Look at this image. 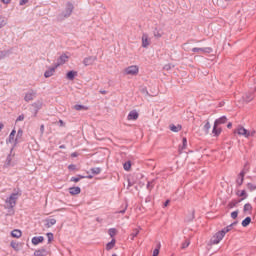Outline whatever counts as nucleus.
<instances>
[{
	"instance_id": "1",
	"label": "nucleus",
	"mask_w": 256,
	"mask_h": 256,
	"mask_svg": "<svg viewBox=\"0 0 256 256\" xmlns=\"http://www.w3.org/2000/svg\"><path fill=\"white\" fill-rule=\"evenodd\" d=\"M17 199H19V193H12V194L5 200L7 209H13V208H15V205H17Z\"/></svg>"
},
{
	"instance_id": "2",
	"label": "nucleus",
	"mask_w": 256,
	"mask_h": 256,
	"mask_svg": "<svg viewBox=\"0 0 256 256\" xmlns=\"http://www.w3.org/2000/svg\"><path fill=\"white\" fill-rule=\"evenodd\" d=\"M225 237L224 232L221 230L218 231L211 239H210V245H219L221 241H223V238Z\"/></svg>"
},
{
	"instance_id": "3",
	"label": "nucleus",
	"mask_w": 256,
	"mask_h": 256,
	"mask_svg": "<svg viewBox=\"0 0 256 256\" xmlns=\"http://www.w3.org/2000/svg\"><path fill=\"white\" fill-rule=\"evenodd\" d=\"M31 113L34 115V117L37 116V113L43 109V102L40 100H37L36 102L31 104Z\"/></svg>"
},
{
	"instance_id": "4",
	"label": "nucleus",
	"mask_w": 256,
	"mask_h": 256,
	"mask_svg": "<svg viewBox=\"0 0 256 256\" xmlns=\"http://www.w3.org/2000/svg\"><path fill=\"white\" fill-rule=\"evenodd\" d=\"M125 75H138L139 67L137 65H132L124 69Z\"/></svg>"
},
{
	"instance_id": "5",
	"label": "nucleus",
	"mask_w": 256,
	"mask_h": 256,
	"mask_svg": "<svg viewBox=\"0 0 256 256\" xmlns=\"http://www.w3.org/2000/svg\"><path fill=\"white\" fill-rule=\"evenodd\" d=\"M36 97H37V91L32 89L26 92L24 96V101H26V103H29L30 101H33Z\"/></svg>"
},
{
	"instance_id": "6",
	"label": "nucleus",
	"mask_w": 256,
	"mask_h": 256,
	"mask_svg": "<svg viewBox=\"0 0 256 256\" xmlns=\"http://www.w3.org/2000/svg\"><path fill=\"white\" fill-rule=\"evenodd\" d=\"M234 133H237V135H240L242 137H245L246 139H249V130L245 129L243 126H238V128L235 130Z\"/></svg>"
},
{
	"instance_id": "7",
	"label": "nucleus",
	"mask_w": 256,
	"mask_h": 256,
	"mask_svg": "<svg viewBox=\"0 0 256 256\" xmlns=\"http://www.w3.org/2000/svg\"><path fill=\"white\" fill-rule=\"evenodd\" d=\"M151 45V39L149 38V34L143 33L142 34V47L144 49H147Z\"/></svg>"
},
{
	"instance_id": "8",
	"label": "nucleus",
	"mask_w": 256,
	"mask_h": 256,
	"mask_svg": "<svg viewBox=\"0 0 256 256\" xmlns=\"http://www.w3.org/2000/svg\"><path fill=\"white\" fill-rule=\"evenodd\" d=\"M193 53H198V55H201V53H213V49L211 47H205V48H193Z\"/></svg>"
},
{
	"instance_id": "9",
	"label": "nucleus",
	"mask_w": 256,
	"mask_h": 256,
	"mask_svg": "<svg viewBox=\"0 0 256 256\" xmlns=\"http://www.w3.org/2000/svg\"><path fill=\"white\" fill-rule=\"evenodd\" d=\"M97 61V56H88L84 58L83 60V65L85 67H89V65H93Z\"/></svg>"
},
{
	"instance_id": "10",
	"label": "nucleus",
	"mask_w": 256,
	"mask_h": 256,
	"mask_svg": "<svg viewBox=\"0 0 256 256\" xmlns=\"http://www.w3.org/2000/svg\"><path fill=\"white\" fill-rule=\"evenodd\" d=\"M69 61V56L67 54H62L58 59L57 63L55 64L56 67H59L61 65H65Z\"/></svg>"
},
{
	"instance_id": "11",
	"label": "nucleus",
	"mask_w": 256,
	"mask_h": 256,
	"mask_svg": "<svg viewBox=\"0 0 256 256\" xmlns=\"http://www.w3.org/2000/svg\"><path fill=\"white\" fill-rule=\"evenodd\" d=\"M73 9H75L73 4L71 2H67L64 17H71V13H73Z\"/></svg>"
},
{
	"instance_id": "12",
	"label": "nucleus",
	"mask_w": 256,
	"mask_h": 256,
	"mask_svg": "<svg viewBox=\"0 0 256 256\" xmlns=\"http://www.w3.org/2000/svg\"><path fill=\"white\" fill-rule=\"evenodd\" d=\"M128 121H137L139 119V113L137 111L133 110L130 111L127 116Z\"/></svg>"
},
{
	"instance_id": "13",
	"label": "nucleus",
	"mask_w": 256,
	"mask_h": 256,
	"mask_svg": "<svg viewBox=\"0 0 256 256\" xmlns=\"http://www.w3.org/2000/svg\"><path fill=\"white\" fill-rule=\"evenodd\" d=\"M245 170H242L239 175L238 178L236 180V183L239 187H241L243 185V181L245 180Z\"/></svg>"
},
{
	"instance_id": "14",
	"label": "nucleus",
	"mask_w": 256,
	"mask_h": 256,
	"mask_svg": "<svg viewBox=\"0 0 256 256\" xmlns=\"http://www.w3.org/2000/svg\"><path fill=\"white\" fill-rule=\"evenodd\" d=\"M57 69V66L55 65L52 68H49L48 70L45 71L44 73V77L46 79H49V77H53V75H55V70Z\"/></svg>"
},
{
	"instance_id": "15",
	"label": "nucleus",
	"mask_w": 256,
	"mask_h": 256,
	"mask_svg": "<svg viewBox=\"0 0 256 256\" xmlns=\"http://www.w3.org/2000/svg\"><path fill=\"white\" fill-rule=\"evenodd\" d=\"M49 252H47V249L40 248L38 250H35L34 255L35 256H47Z\"/></svg>"
},
{
	"instance_id": "16",
	"label": "nucleus",
	"mask_w": 256,
	"mask_h": 256,
	"mask_svg": "<svg viewBox=\"0 0 256 256\" xmlns=\"http://www.w3.org/2000/svg\"><path fill=\"white\" fill-rule=\"evenodd\" d=\"M212 135L214 137H219L221 135V128L216 124H214V126H213Z\"/></svg>"
},
{
	"instance_id": "17",
	"label": "nucleus",
	"mask_w": 256,
	"mask_h": 256,
	"mask_svg": "<svg viewBox=\"0 0 256 256\" xmlns=\"http://www.w3.org/2000/svg\"><path fill=\"white\" fill-rule=\"evenodd\" d=\"M43 241H45V238L43 236H35L32 238L33 245H39V243H43Z\"/></svg>"
},
{
	"instance_id": "18",
	"label": "nucleus",
	"mask_w": 256,
	"mask_h": 256,
	"mask_svg": "<svg viewBox=\"0 0 256 256\" xmlns=\"http://www.w3.org/2000/svg\"><path fill=\"white\" fill-rule=\"evenodd\" d=\"M153 36L155 37V39H161V37H163V30L155 28L153 31Z\"/></svg>"
},
{
	"instance_id": "19",
	"label": "nucleus",
	"mask_w": 256,
	"mask_h": 256,
	"mask_svg": "<svg viewBox=\"0 0 256 256\" xmlns=\"http://www.w3.org/2000/svg\"><path fill=\"white\" fill-rule=\"evenodd\" d=\"M70 195H79L81 188L79 186L69 188Z\"/></svg>"
},
{
	"instance_id": "20",
	"label": "nucleus",
	"mask_w": 256,
	"mask_h": 256,
	"mask_svg": "<svg viewBox=\"0 0 256 256\" xmlns=\"http://www.w3.org/2000/svg\"><path fill=\"white\" fill-rule=\"evenodd\" d=\"M225 123H227V117L226 116H222L218 119L215 120L214 124L216 125H225Z\"/></svg>"
},
{
	"instance_id": "21",
	"label": "nucleus",
	"mask_w": 256,
	"mask_h": 256,
	"mask_svg": "<svg viewBox=\"0 0 256 256\" xmlns=\"http://www.w3.org/2000/svg\"><path fill=\"white\" fill-rule=\"evenodd\" d=\"M15 135H17V131L13 129L9 135V143H17V138L15 139Z\"/></svg>"
},
{
	"instance_id": "22",
	"label": "nucleus",
	"mask_w": 256,
	"mask_h": 256,
	"mask_svg": "<svg viewBox=\"0 0 256 256\" xmlns=\"http://www.w3.org/2000/svg\"><path fill=\"white\" fill-rule=\"evenodd\" d=\"M57 223V220L54 218H48L46 219V227L49 229L51 227H53V225H55Z\"/></svg>"
},
{
	"instance_id": "23",
	"label": "nucleus",
	"mask_w": 256,
	"mask_h": 256,
	"mask_svg": "<svg viewBox=\"0 0 256 256\" xmlns=\"http://www.w3.org/2000/svg\"><path fill=\"white\" fill-rule=\"evenodd\" d=\"M181 129H183V127L181 125H176L172 124L170 125V131H172L173 133H179V131H181Z\"/></svg>"
},
{
	"instance_id": "24",
	"label": "nucleus",
	"mask_w": 256,
	"mask_h": 256,
	"mask_svg": "<svg viewBox=\"0 0 256 256\" xmlns=\"http://www.w3.org/2000/svg\"><path fill=\"white\" fill-rule=\"evenodd\" d=\"M66 77L69 81H73V79H75V77H77V72L76 71H69L66 74Z\"/></svg>"
},
{
	"instance_id": "25",
	"label": "nucleus",
	"mask_w": 256,
	"mask_h": 256,
	"mask_svg": "<svg viewBox=\"0 0 256 256\" xmlns=\"http://www.w3.org/2000/svg\"><path fill=\"white\" fill-rule=\"evenodd\" d=\"M202 129L205 135H209V130L211 129V123H209V120L206 121Z\"/></svg>"
},
{
	"instance_id": "26",
	"label": "nucleus",
	"mask_w": 256,
	"mask_h": 256,
	"mask_svg": "<svg viewBox=\"0 0 256 256\" xmlns=\"http://www.w3.org/2000/svg\"><path fill=\"white\" fill-rule=\"evenodd\" d=\"M22 235L21 230L15 229L11 232V236L14 237L15 239H19Z\"/></svg>"
},
{
	"instance_id": "27",
	"label": "nucleus",
	"mask_w": 256,
	"mask_h": 256,
	"mask_svg": "<svg viewBox=\"0 0 256 256\" xmlns=\"http://www.w3.org/2000/svg\"><path fill=\"white\" fill-rule=\"evenodd\" d=\"M184 149H187V138L185 137L182 139V145L179 146L180 153L184 151Z\"/></svg>"
},
{
	"instance_id": "28",
	"label": "nucleus",
	"mask_w": 256,
	"mask_h": 256,
	"mask_svg": "<svg viewBox=\"0 0 256 256\" xmlns=\"http://www.w3.org/2000/svg\"><path fill=\"white\" fill-rule=\"evenodd\" d=\"M115 243H116L115 239H112L109 243H107V245H106L107 251H111V249H113V247H115Z\"/></svg>"
},
{
	"instance_id": "29",
	"label": "nucleus",
	"mask_w": 256,
	"mask_h": 256,
	"mask_svg": "<svg viewBox=\"0 0 256 256\" xmlns=\"http://www.w3.org/2000/svg\"><path fill=\"white\" fill-rule=\"evenodd\" d=\"M74 109L76 111H87L88 108L86 106H84V105L77 104V105H74Z\"/></svg>"
},
{
	"instance_id": "30",
	"label": "nucleus",
	"mask_w": 256,
	"mask_h": 256,
	"mask_svg": "<svg viewBox=\"0 0 256 256\" xmlns=\"http://www.w3.org/2000/svg\"><path fill=\"white\" fill-rule=\"evenodd\" d=\"M251 223V217H246L243 221H242V227H248Z\"/></svg>"
},
{
	"instance_id": "31",
	"label": "nucleus",
	"mask_w": 256,
	"mask_h": 256,
	"mask_svg": "<svg viewBox=\"0 0 256 256\" xmlns=\"http://www.w3.org/2000/svg\"><path fill=\"white\" fill-rule=\"evenodd\" d=\"M244 213H247L249 211H253V206H251L250 203H246L243 208Z\"/></svg>"
},
{
	"instance_id": "32",
	"label": "nucleus",
	"mask_w": 256,
	"mask_h": 256,
	"mask_svg": "<svg viewBox=\"0 0 256 256\" xmlns=\"http://www.w3.org/2000/svg\"><path fill=\"white\" fill-rule=\"evenodd\" d=\"M5 25H7V19H5L3 16H0V29H3Z\"/></svg>"
},
{
	"instance_id": "33",
	"label": "nucleus",
	"mask_w": 256,
	"mask_h": 256,
	"mask_svg": "<svg viewBox=\"0 0 256 256\" xmlns=\"http://www.w3.org/2000/svg\"><path fill=\"white\" fill-rule=\"evenodd\" d=\"M231 229H233V225L230 224V225L226 226L225 228H223L221 230V232L224 233V235H227V233H229V231H231Z\"/></svg>"
},
{
	"instance_id": "34",
	"label": "nucleus",
	"mask_w": 256,
	"mask_h": 256,
	"mask_svg": "<svg viewBox=\"0 0 256 256\" xmlns=\"http://www.w3.org/2000/svg\"><path fill=\"white\" fill-rule=\"evenodd\" d=\"M90 171L92 175H99V173H101V168L100 167L91 168Z\"/></svg>"
},
{
	"instance_id": "35",
	"label": "nucleus",
	"mask_w": 256,
	"mask_h": 256,
	"mask_svg": "<svg viewBox=\"0 0 256 256\" xmlns=\"http://www.w3.org/2000/svg\"><path fill=\"white\" fill-rule=\"evenodd\" d=\"M253 94L248 93L246 94V96L244 97V101H246V103H249L250 101H253Z\"/></svg>"
},
{
	"instance_id": "36",
	"label": "nucleus",
	"mask_w": 256,
	"mask_h": 256,
	"mask_svg": "<svg viewBox=\"0 0 256 256\" xmlns=\"http://www.w3.org/2000/svg\"><path fill=\"white\" fill-rule=\"evenodd\" d=\"M108 233H109L110 237H115V235H117V230L115 228H110L108 230Z\"/></svg>"
},
{
	"instance_id": "37",
	"label": "nucleus",
	"mask_w": 256,
	"mask_h": 256,
	"mask_svg": "<svg viewBox=\"0 0 256 256\" xmlns=\"http://www.w3.org/2000/svg\"><path fill=\"white\" fill-rule=\"evenodd\" d=\"M123 167L125 171H129L131 169V162L130 161L125 162Z\"/></svg>"
},
{
	"instance_id": "38",
	"label": "nucleus",
	"mask_w": 256,
	"mask_h": 256,
	"mask_svg": "<svg viewBox=\"0 0 256 256\" xmlns=\"http://www.w3.org/2000/svg\"><path fill=\"white\" fill-rule=\"evenodd\" d=\"M247 188L249 189V191H255L256 190V185L253 184V183H248Z\"/></svg>"
},
{
	"instance_id": "39",
	"label": "nucleus",
	"mask_w": 256,
	"mask_h": 256,
	"mask_svg": "<svg viewBox=\"0 0 256 256\" xmlns=\"http://www.w3.org/2000/svg\"><path fill=\"white\" fill-rule=\"evenodd\" d=\"M159 249H161V244H158L157 248L154 249L152 256H159Z\"/></svg>"
},
{
	"instance_id": "40",
	"label": "nucleus",
	"mask_w": 256,
	"mask_h": 256,
	"mask_svg": "<svg viewBox=\"0 0 256 256\" xmlns=\"http://www.w3.org/2000/svg\"><path fill=\"white\" fill-rule=\"evenodd\" d=\"M11 161H13V156L9 154L6 158V165H11Z\"/></svg>"
},
{
	"instance_id": "41",
	"label": "nucleus",
	"mask_w": 256,
	"mask_h": 256,
	"mask_svg": "<svg viewBox=\"0 0 256 256\" xmlns=\"http://www.w3.org/2000/svg\"><path fill=\"white\" fill-rule=\"evenodd\" d=\"M238 195L239 197H243L242 201L243 199H247V192L245 190H242Z\"/></svg>"
},
{
	"instance_id": "42",
	"label": "nucleus",
	"mask_w": 256,
	"mask_h": 256,
	"mask_svg": "<svg viewBox=\"0 0 256 256\" xmlns=\"http://www.w3.org/2000/svg\"><path fill=\"white\" fill-rule=\"evenodd\" d=\"M191 245V241L186 240L184 243H182V249H187Z\"/></svg>"
},
{
	"instance_id": "43",
	"label": "nucleus",
	"mask_w": 256,
	"mask_h": 256,
	"mask_svg": "<svg viewBox=\"0 0 256 256\" xmlns=\"http://www.w3.org/2000/svg\"><path fill=\"white\" fill-rule=\"evenodd\" d=\"M138 235H139V229H134L131 234V237L132 239H135V237H137Z\"/></svg>"
},
{
	"instance_id": "44",
	"label": "nucleus",
	"mask_w": 256,
	"mask_h": 256,
	"mask_svg": "<svg viewBox=\"0 0 256 256\" xmlns=\"http://www.w3.org/2000/svg\"><path fill=\"white\" fill-rule=\"evenodd\" d=\"M22 137H23V130L19 129L17 132V135H16V141H17V139H21Z\"/></svg>"
},
{
	"instance_id": "45",
	"label": "nucleus",
	"mask_w": 256,
	"mask_h": 256,
	"mask_svg": "<svg viewBox=\"0 0 256 256\" xmlns=\"http://www.w3.org/2000/svg\"><path fill=\"white\" fill-rule=\"evenodd\" d=\"M237 203H239V202H237V201H232V202H230V203L228 204L229 209H233V207H236V206H237Z\"/></svg>"
},
{
	"instance_id": "46",
	"label": "nucleus",
	"mask_w": 256,
	"mask_h": 256,
	"mask_svg": "<svg viewBox=\"0 0 256 256\" xmlns=\"http://www.w3.org/2000/svg\"><path fill=\"white\" fill-rule=\"evenodd\" d=\"M19 121H25V115L24 114H21L17 117L16 119V123H19Z\"/></svg>"
},
{
	"instance_id": "47",
	"label": "nucleus",
	"mask_w": 256,
	"mask_h": 256,
	"mask_svg": "<svg viewBox=\"0 0 256 256\" xmlns=\"http://www.w3.org/2000/svg\"><path fill=\"white\" fill-rule=\"evenodd\" d=\"M46 235H47V238H48V243H51L52 240H53V233L48 232Z\"/></svg>"
},
{
	"instance_id": "48",
	"label": "nucleus",
	"mask_w": 256,
	"mask_h": 256,
	"mask_svg": "<svg viewBox=\"0 0 256 256\" xmlns=\"http://www.w3.org/2000/svg\"><path fill=\"white\" fill-rule=\"evenodd\" d=\"M255 133H256L255 130H248V138L249 137H255Z\"/></svg>"
},
{
	"instance_id": "49",
	"label": "nucleus",
	"mask_w": 256,
	"mask_h": 256,
	"mask_svg": "<svg viewBox=\"0 0 256 256\" xmlns=\"http://www.w3.org/2000/svg\"><path fill=\"white\" fill-rule=\"evenodd\" d=\"M238 215H239V211H234L231 213V218L235 219L236 217H238Z\"/></svg>"
},
{
	"instance_id": "50",
	"label": "nucleus",
	"mask_w": 256,
	"mask_h": 256,
	"mask_svg": "<svg viewBox=\"0 0 256 256\" xmlns=\"http://www.w3.org/2000/svg\"><path fill=\"white\" fill-rule=\"evenodd\" d=\"M173 66L171 65V64H166L165 66H164V70L165 71H171V68H172Z\"/></svg>"
},
{
	"instance_id": "51",
	"label": "nucleus",
	"mask_w": 256,
	"mask_h": 256,
	"mask_svg": "<svg viewBox=\"0 0 256 256\" xmlns=\"http://www.w3.org/2000/svg\"><path fill=\"white\" fill-rule=\"evenodd\" d=\"M71 181H73L74 183H79V181H81V178H79V177H72Z\"/></svg>"
},
{
	"instance_id": "52",
	"label": "nucleus",
	"mask_w": 256,
	"mask_h": 256,
	"mask_svg": "<svg viewBox=\"0 0 256 256\" xmlns=\"http://www.w3.org/2000/svg\"><path fill=\"white\" fill-rule=\"evenodd\" d=\"M127 207H128V205H127V204H125L124 209H123V210L118 211L117 213H121V214L123 215V214L127 211Z\"/></svg>"
},
{
	"instance_id": "53",
	"label": "nucleus",
	"mask_w": 256,
	"mask_h": 256,
	"mask_svg": "<svg viewBox=\"0 0 256 256\" xmlns=\"http://www.w3.org/2000/svg\"><path fill=\"white\" fill-rule=\"evenodd\" d=\"M40 133H41V135H43L45 133V125H43V124L40 126Z\"/></svg>"
},
{
	"instance_id": "54",
	"label": "nucleus",
	"mask_w": 256,
	"mask_h": 256,
	"mask_svg": "<svg viewBox=\"0 0 256 256\" xmlns=\"http://www.w3.org/2000/svg\"><path fill=\"white\" fill-rule=\"evenodd\" d=\"M6 55H7V54H6L5 52L1 51V52H0V60H1V59H5Z\"/></svg>"
},
{
	"instance_id": "55",
	"label": "nucleus",
	"mask_w": 256,
	"mask_h": 256,
	"mask_svg": "<svg viewBox=\"0 0 256 256\" xmlns=\"http://www.w3.org/2000/svg\"><path fill=\"white\" fill-rule=\"evenodd\" d=\"M11 248L12 249H17V247H18V244L17 243H15V242H11Z\"/></svg>"
},
{
	"instance_id": "56",
	"label": "nucleus",
	"mask_w": 256,
	"mask_h": 256,
	"mask_svg": "<svg viewBox=\"0 0 256 256\" xmlns=\"http://www.w3.org/2000/svg\"><path fill=\"white\" fill-rule=\"evenodd\" d=\"M26 3H29V0H20L19 5L23 6L26 5Z\"/></svg>"
},
{
	"instance_id": "57",
	"label": "nucleus",
	"mask_w": 256,
	"mask_h": 256,
	"mask_svg": "<svg viewBox=\"0 0 256 256\" xmlns=\"http://www.w3.org/2000/svg\"><path fill=\"white\" fill-rule=\"evenodd\" d=\"M152 188H153V185H151V182H148V183H147V189H148L149 191H151Z\"/></svg>"
},
{
	"instance_id": "58",
	"label": "nucleus",
	"mask_w": 256,
	"mask_h": 256,
	"mask_svg": "<svg viewBox=\"0 0 256 256\" xmlns=\"http://www.w3.org/2000/svg\"><path fill=\"white\" fill-rule=\"evenodd\" d=\"M68 169H70V171L75 170V165H73V164L69 165V166H68Z\"/></svg>"
},
{
	"instance_id": "59",
	"label": "nucleus",
	"mask_w": 256,
	"mask_h": 256,
	"mask_svg": "<svg viewBox=\"0 0 256 256\" xmlns=\"http://www.w3.org/2000/svg\"><path fill=\"white\" fill-rule=\"evenodd\" d=\"M3 3H4V5H9V3H11V0H1Z\"/></svg>"
},
{
	"instance_id": "60",
	"label": "nucleus",
	"mask_w": 256,
	"mask_h": 256,
	"mask_svg": "<svg viewBox=\"0 0 256 256\" xmlns=\"http://www.w3.org/2000/svg\"><path fill=\"white\" fill-rule=\"evenodd\" d=\"M232 127H233V124L231 122L227 124L228 129H231Z\"/></svg>"
},
{
	"instance_id": "61",
	"label": "nucleus",
	"mask_w": 256,
	"mask_h": 256,
	"mask_svg": "<svg viewBox=\"0 0 256 256\" xmlns=\"http://www.w3.org/2000/svg\"><path fill=\"white\" fill-rule=\"evenodd\" d=\"M100 93H101L102 95H106V94H107V91H105V90H100Z\"/></svg>"
},
{
	"instance_id": "62",
	"label": "nucleus",
	"mask_w": 256,
	"mask_h": 256,
	"mask_svg": "<svg viewBox=\"0 0 256 256\" xmlns=\"http://www.w3.org/2000/svg\"><path fill=\"white\" fill-rule=\"evenodd\" d=\"M170 201L167 200L165 203H164V207H167V205H169Z\"/></svg>"
},
{
	"instance_id": "63",
	"label": "nucleus",
	"mask_w": 256,
	"mask_h": 256,
	"mask_svg": "<svg viewBox=\"0 0 256 256\" xmlns=\"http://www.w3.org/2000/svg\"><path fill=\"white\" fill-rule=\"evenodd\" d=\"M66 147H65V145H60L59 146V149H65Z\"/></svg>"
},
{
	"instance_id": "64",
	"label": "nucleus",
	"mask_w": 256,
	"mask_h": 256,
	"mask_svg": "<svg viewBox=\"0 0 256 256\" xmlns=\"http://www.w3.org/2000/svg\"><path fill=\"white\" fill-rule=\"evenodd\" d=\"M230 225H232V227H235V225H237V222H233V223L230 224Z\"/></svg>"
}]
</instances>
